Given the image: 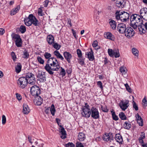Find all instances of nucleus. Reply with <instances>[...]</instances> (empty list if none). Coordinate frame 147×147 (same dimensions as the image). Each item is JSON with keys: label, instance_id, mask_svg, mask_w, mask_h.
<instances>
[{"label": "nucleus", "instance_id": "1", "mask_svg": "<svg viewBox=\"0 0 147 147\" xmlns=\"http://www.w3.org/2000/svg\"><path fill=\"white\" fill-rule=\"evenodd\" d=\"M44 68L49 74L52 75L54 73L52 71H58L60 66L56 58L52 57L48 59Z\"/></svg>", "mask_w": 147, "mask_h": 147}, {"label": "nucleus", "instance_id": "2", "mask_svg": "<svg viewBox=\"0 0 147 147\" xmlns=\"http://www.w3.org/2000/svg\"><path fill=\"white\" fill-rule=\"evenodd\" d=\"M143 20L141 15L137 14H133L130 17L131 26L134 29H136L142 23Z\"/></svg>", "mask_w": 147, "mask_h": 147}, {"label": "nucleus", "instance_id": "3", "mask_svg": "<svg viewBox=\"0 0 147 147\" xmlns=\"http://www.w3.org/2000/svg\"><path fill=\"white\" fill-rule=\"evenodd\" d=\"M116 19L117 20H120L123 22L129 21V14L125 11L117 10L115 13Z\"/></svg>", "mask_w": 147, "mask_h": 147}, {"label": "nucleus", "instance_id": "4", "mask_svg": "<svg viewBox=\"0 0 147 147\" xmlns=\"http://www.w3.org/2000/svg\"><path fill=\"white\" fill-rule=\"evenodd\" d=\"M25 24L27 26H31L33 24L35 26H37L38 24V21L36 18L32 14H30L28 18L24 20Z\"/></svg>", "mask_w": 147, "mask_h": 147}, {"label": "nucleus", "instance_id": "5", "mask_svg": "<svg viewBox=\"0 0 147 147\" xmlns=\"http://www.w3.org/2000/svg\"><path fill=\"white\" fill-rule=\"evenodd\" d=\"M18 86L22 88H24L28 84L26 77H22L18 79Z\"/></svg>", "mask_w": 147, "mask_h": 147}, {"label": "nucleus", "instance_id": "6", "mask_svg": "<svg viewBox=\"0 0 147 147\" xmlns=\"http://www.w3.org/2000/svg\"><path fill=\"white\" fill-rule=\"evenodd\" d=\"M28 84L30 85H34L36 82V78L34 75L32 73H28L26 75Z\"/></svg>", "mask_w": 147, "mask_h": 147}, {"label": "nucleus", "instance_id": "7", "mask_svg": "<svg viewBox=\"0 0 147 147\" xmlns=\"http://www.w3.org/2000/svg\"><path fill=\"white\" fill-rule=\"evenodd\" d=\"M32 94L34 96H38L40 94V90L39 87L36 85L32 86L30 89Z\"/></svg>", "mask_w": 147, "mask_h": 147}, {"label": "nucleus", "instance_id": "8", "mask_svg": "<svg viewBox=\"0 0 147 147\" xmlns=\"http://www.w3.org/2000/svg\"><path fill=\"white\" fill-rule=\"evenodd\" d=\"M125 33V36L127 38H129L133 36L135 34V32L133 29L131 27H127Z\"/></svg>", "mask_w": 147, "mask_h": 147}, {"label": "nucleus", "instance_id": "9", "mask_svg": "<svg viewBox=\"0 0 147 147\" xmlns=\"http://www.w3.org/2000/svg\"><path fill=\"white\" fill-rule=\"evenodd\" d=\"M13 39L15 40L16 45L18 47H22V40L20 36L17 34H14L12 37Z\"/></svg>", "mask_w": 147, "mask_h": 147}, {"label": "nucleus", "instance_id": "10", "mask_svg": "<svg viewBox=\"0 0 147 147\" xmlns=\"http://www.w3.org/2000/svg\"><path fill=\"white\" fill-rule=\"evenodd\" d=\"M120 108L123 111H125L129 106V101L127 100H122L119 103Z\"/></svg>", "mask_w": 147, "mask_h": 147}, {"label": "nucleus", "instance_id": "11", "mask_svg": "<svg viewBox=\"0 0 147 147\" xmlns=\"http://www.w3.org/2000/svg\"><path fill=\"white\" fill-rule=\"evenodd\" d=\"M91 117L94 119H97L99 117V113L98 109L96 107H92L91 109Z\"/></svg>", "mask_w": 147, "mask_h": 147}, {"label": "nucleus", "instance_id": "12", "mask_svg": "<svg viewBox=\"0 0 147 147\" xmlns=\"http://www.w3.org/2000/svg\"><path fill=\"white\" fill-rule=\"evenodd\" d=\"M37 77L38 80L41 82H44L46 81L45 74L43 72H38L37 75Z\"/></svg>", "mask_w": 147, "mask_h": 147}, {"label": "nucleus", "instance_id": "13", "mask_svg": "<svg viewBox=\"0 0 147 147\" xmlns=\"http://www.w3.org/2000/svg\"><path fill=\"white\" fill-rule=\"evenodd\" d=\"M117 30L120 33L123 34L126 29V25L123 23H120L117 26Z\"/></svg>", "mask_w": 147, "mask_h": 147}, {"label": "nucleus", "instance_id": "14", "mask_svg": "<svg viewBox=\"0 0 147 147\" xmlns=\"http://www.w3.org/2000/svg\"><path fill=\"white\" fill-rule=\"evenodd\" d=\"M140 13L142 18L147 21V8L146 7L142 8L140 10Z\"/></svg>", "mask_w": 147, "mask_h": 147}, {"label": "nucleus", "instance_id": "15", "mask_svg": "<svg viewBox=\"0 0 147 147\" xmlns=\"http://www.w3.org/2000/svg\"><path fill=\"white\" fill-rule=\"evenodd\" d=\"M81 114L82 117L88 118L91 115L90 110L82 109Z\"/></svg>", "mask_w": 147, "mask_h": 147}, {"label": "nucleus", "instance_id": "16", "mask_svg": "<svg viewBox=\"0 0 147 147\" xmlns=\"http://www.w3.org/2000/svg\"><path fill=\"white\" fill-rule=\"evenodd\" d=\"M139 30L143 33H145L146 30H147V22L144 23L143 22L141 23V25L139 26Z\"/></svg>", "mask_w": 147, "mask_h": 147}, {"label": "nucleus", "instance_id": "17", "mask_svg": "<svg viewBox=\"0 0 147 147\" xmlns=\"http://www.w3.org/2000/svg\"><path fill=\"white\" fill-rule=\"evenodd\" d=\"M63 55L65 59L68 63H70L71 60L72 58V56L69 52L67 51L64 52Z\"/></svg>", "mask_w": 147, "mask_h": 147}, {"label": "nucleus", "instance_id": "18", "mask_svg": "<svg viewBox=\"0 0 147 147\" xmlns=\"http://www.w3.org/2000/svg\"><path fill=\"white\" fill-rule=\"evenodd\" d=\"M125 3L123 0H116V5L117 7L120 8H123L125 6Z\"/></svg>", "mask_w": 147, "mask_h": 147}, {"label": "nucleus", "instance_id": "19", "mask_svg": "<svg viewBox=\"0 0 147 147\" xmlns=\"http://www.w3.org/2000/svg\"><path fill=\"white\" fill-rule=\"evenodd\" d=\"M86 55L90 61H93L94 59L93 52L92 50L90 52H87L86 53Z\"/></svg>", "mask_w": 147, "mask_h": 147}, {"label": "nucleus", "instance_id": "20", "mask_svg": "<svg viewBox=\"0 0 147 147\" xmlns=\"http://www.w3.org/2000/svg\"><path fill=\"white\" fill-rule=\"evenodd\" d=\"M135 117L137 122L139 125L142 126L143 125V120L141 117L139 115L138 113H137Z\"/></svg>", "mask_w": 147, "mask_h": 147}, {"label": "nucleus", "instance_id": "21", "mask_svg": "<svg viewBox=\"0 0 147 147\" xmlns=\"http://www.w3.org/2000/svg\"><path fill=\"white\" fill-rule=\"evenodd\" d=\"M105 38L112 40H114L115 37L110 32H108L105 34Z\"/></svg>", "mask_w": 147, "mask_h": 147}, {"label": "nucleus", "instance_id": "22", "mask_svg": "<svg viewBox=\"0 0 147 147\" xmlns=\"http://www.w3.org/2000/svg\"><path fill=\"white\" fill-rule=\"evenodd\" d=\"M54 38L53 36L51 34L47 36V41L49 45H52L54 42Z\"/></svg>", "mask_w": 147, "mask_h": 147}, {"label": "nucleus", "instance_id": "23", "mask_svg": "<svg viewBox=\"0 0 147 147\" xmlns=\"http://www.w3.org/2000/svg\"><path fill=\"white\" fill-rule=\"evenodd\" d=\"M109 23L112 29L113 30L115 29L116 27V24L115 21L111 19H109Z\"/></svg>", "mask_w": 147, "mask_h": 147}, {"label": "nucleus", "instance_id": "24", "mask_svg": "<svg viewBox=\"0 0 147 147\" xmlns=\"http://www.w3.org/2000/svg\"><path fill=\"white\" fill-rule=\"evenodd\" d=\"M22 112L24 114H27L30 112V110L28 105L26 104H24L23 105Z\"/></svg>", "mask_w": 147, "mask_h": 147}, {"label": "nucleus", "instance_id": "25", "mask_svg": "<svg viewBox=\"0 0 147 147\" xmlns=\"http://www.w3.org/2000/svg\"><path fill=\"white\" fill-rule=\"evenodd\" d=\"M54 54L57 58L59 59L62 61H63L64 59L63 57L56 50L54 51Z\"/></svg>", "mask_w": 147, "mask_h": 147}, {"label": "nucleus", "instance_id": "26", "mask_svg": "<svg viewBox=\"0 0 147 147\" xmlns=\"http://www.w3.org/2000/svg\"><path fill=\"white\" fill-rule=\"evenodd\" d=\"M35 102H36V105H40L42 102V99L40 97H38L36 98L35 100Z\"/></svg>", "mask_w": 147, "mask_h": 147}, {"label": "nucleus", "instance_id": "27", "mask_svg": "<svg viewBox=\"0 0 147 147\" xmlns=\"http://www.w3.org/2000/svg\"><path fill=\"white\" fill-rule=\"evenodd\" d=\"M123 126L124 128L128 129L130 128L131 125L129 122L126 121L123 124Z\"/></svg>", "mask_w": 147, "mask_h": 147}, {"label": "nucleus", "instance_id": "28", "mask_svg": "<svg viewBox=\"0 0 147 147\" xmlns=\"http://www.w3.org/2000/svg\"><path fill=\"white\" fill-rule=\"evenodd\" d=\"M20 9V7L19 5L18 6L14 9L12 10L11 12V15H13L16 14L19 10Z\"/></svg>", "mask_w": 147, "mask_h": 147}, {"label": "nucleus", "instance_id": "29", "mask_svg": "<svg viewBox=\"0 0 147 147\" xmlns=\"http://www.w3.org/2000/svg\"><path fill=\"white\" fill-rule=\"evenodd\" d=\"M61 127L62 128L61 129V130L60 131V133L62 135V136H61V138H66V131L61 126Z\"/></svg>", "mask_w": 147, "mask_h": 147}, {"label": "nucleus", "instance_id": "30", "mask_svg": "<svg viewBox=\"0 0 147 147\" xmlns=\"http://www.w3.org/2000/svg\"><path fill=\"white\" fill-rule=\"evenodd\" d=\"M16 71L17 73H19L21 71L22 65L20 63H18L16 67Z\"/></svg>", "mask_w": 147, "mask_h": 147}, {"label": "nucleus", "instance_id": "31", "mask_svg": "<svg viewBox=\"0 0 147 147\" xmlns=\"http://www.w3.org/2000/svg\"><path fill=\"white\" fill-rule=\"evenodd\" d=\"M29 56V54L27 51L25 49L23 52L22 57L25 59H28Z\"/></svg>", "mask_w": 147, "mask_h": 147}, {"label": "nucleus", "instance_id": "32", "mask_svg": "<svg viewBox=\"0 0 147 147\" xmlns=\"http://www.w3.org/2000/svg\"><path fill=\"white\" fill-rule=\"evenodd\" d=\"M50 111L51 112V114L53 116L55 115V108L54 105L53 104L52 105L51 108L50 109Z\"/></svg>", "mask_w": 147, "mask_h": 147}, {"label": "nucleus", "instance_id": "33", "mask_svg": "<svg viewBox=\"0 0 147 147\" xmlns=\"http://www.w3.org/2000/svg\"><path fill=\"white\" fill-rule=\"evenodd\" d=\"M132 51L133 54L135 56L138 57V51L136 48H134L132 49Z\"/></svg>", "mask_w": 147, "mask_h": 147}, {"label": "nucleus", "instance_id": "34", "mask_svg": "<svg viewBox=\"0 0 147 147\" xmlns=\"http://www.w3.org/2000/svg\"><path fill=\"white\" fill-rule=\"evenodd\" d=\"M84 60V58H82V57H79V58L78 59V63L81 65H83L85 64Z\"/></svg>", "mask_w": 147, "mask_h": 147}, {"label": "nucleus", "instance_id": "35", "mask_svg": "<svg viewBox=\"0 0 147 147\" xmlns=\"http://www.w3.org/2000/svg\"><path fill=\"white\" fill-rule=\"evenodd\" d=\"M53 47L57 50H59L61 47L60 45H58L57 43L55 42L53 43Z\"/></svg>", "mask_w": 147, "mask_h": 147}, {"label": "nucleus", "instance_id": "36", "mask_svg": "<svg viewBox=\"0 0 147 147\" xmlns=\"http://www.w3.org/2000/svg\"><path fill=\"white\" fill-rule=\"evenodd\" d=\"M119 116L122 120H125L126 119L127 117L125 114L123 112L120 113L119 114Z\"/></svg>", "mask_w": 147, "mask_h": 147}, {"label": "nucleus", "instance_id": "37", "mask_svg": "<svg viewBox=\"0 0 147 147\" xmlns=\"http://www.w3.org/2000/svg\"><path fill=\"white\" fill-rule=\"evenodd\" d=\"M20 31L23 34L26 31V28L25 26L21 25L20 28Z\"/></svg>", "mask_w": 147, "mask_h": 147}, {"label": "nucleus", "instance_id": "38", "mask_svg": "<svg viewBox=\"0 0 147 147\" xmlns=\"http://www.w3.org/2000/svg\"><path fill=\"white\" fill-rule=\"evenodd\" d=\"M111 112L113 119L115 121L118 120L119 119L118 117L116 115L115 112L113 111H111Z\"/></svg>", "mask_w": 147, "mask_h": 147}, {"label": "nucleus", "instance_id": "39", "mask_svg": "<svg viewBox=\"0 0 147 147\" xmlns=\"http://www.w3.org/2000/svg\"><path fill=\"white\" fill-rule=\"evenodd\" d=\"M37 59L38 62L40 63L43 64L44 63V60L40 56H38L37 58Z\"/></svg>", "mask_w": 147, "mask_h": 147}, {"label": "nucleus", "instance_id": "40", "mask_svg": "<svg viewBox=\"0 0 147 147\" xmlns=\"http://www.w3.org/2000/svg\"><path fill=\"white\" fill-rule=\"evenodd\" d=\"M120 71L122 74H125L127 72L126 70H125V68L123 67H121Z\"/></svg>", "mask_w": 147, "mask_h": 147}, {"label": "nucleus", "instance_id": "41", "mask_svg": "<svg viewBox=\"0 0 147 147\" xmlns=\"http://www.w3.org/2000/svg\"><path fill=\"white\" fill-rule=\"evenodd\" d=\"M101 109L102 110L103 112H107L109 110L106 106H102V105H101Z\"/></svg>", "mask_w": 147, "mask_h": 147}, {"label": "nucleus", "instance_id": "42", "mask_svg": "<svg viewBox=\"0 0 147 147\" xmlns=\"http://www.w3.org/2000/svg\"><path fill=\"white\" fill-rule=\"evenodd\" d=\"M142 102V104L144 107H146L147 106V100L145 97L143 99Z\"/></svg>", "mask_w": 147, "mask_h": 147}, {"label": "nucleus", "instance_id": "43", "mask_svg": "<svg viewBox=\"0 0 147 147\" xmlns=\"http://www.w3.org/2000/svg\"><path fill=\"white\" fill-rule=\"evenodd\" d=\"M44 56L46 59H49L51 57V54L48 52H45L44 54Z\"/></svg>", "mask_w": 147, "mask_h": 147}, {"label": "nucleus", "instance_id": "44", "mask_svg": "<svg viewBox=\"0 0 147 147\" xmlns=\"http://www.w3.org/2000/svg\"><path fill=\"white\" fill-rule=\"evenodd\" d=\"M124 85L125 87L127 90L129 92L131 93L132 92L131 90L129 87L128 84L127 83L124 84Z\"/></svg>", "mask_w": 147, "mask_h": 147}, {"label": "nucleus", "instance_id": "45", "mask_svg": "<svg viewBox=\"0 0 147 147\" xmlns=\"http://www.w3.org/2000/svg\"><path fill=\"white\" fill-rule=\"evenodd\" d=\"M75 146V145L72 142H69L65 144L66 147H74Z\"/></svg>", "mask_w": 147, "mask_h": 147}, {"label": "nucleus", "instance_id": "46", "mask_svg": "<svg viewBox=\"0 0 147 147\" xmlns=\"http://www.w3.org/2000/svg\"><path fill=\"white\" fill-rule=\"evenodd\" d=\"M61 71L60 72V74L62 75V77L65 76L66 74L65 71V69L63 68L62 67H61Z\"/></svg>", "mask_w": 147, "mask_h": 147}, {"label": "nucleus", "instance_id": "47", "mask_svg": "<svg viewBox=\"0 0 147 147\" xmlns=\"http://www.w3.org/2000/svg\"><path fill=\"white\" fill-rule=\"evenodd\" d=\"M114 55L115 58H117L119 56V53L118 50L115 51H113V55Z\"/></svg>", "mask_w": 147, "mask_h": 147}, {"label": "nucleus", "instance_id": "48", "mask_svg": "<svg viewBox=\"0 0 147 147\" xmlns=\"http://www.w3.org/2000/svg\"><path fill=\"white\" fill-rule=\"evenodd\" d=\"M108 52L109 55L111 57H113V50L111 49H108Z\"/></svg>", "mask_w": 147, "mask_h": 147}, {"label": "nucleus", "instance_id": "49", "mask_svg": "<svg viewBox=\"0 0 147 147\" xmlns=\"http://www.w3.org/2000/svg\"><path fill=\"white\" fill-rule=\"evenodd\" d=\"M6 119L5 116L4 115H3L2 116V124L4 125L6 123Z\"/></svg>", "mask_w": 147, "mask_h": 147}, {"label": "nucleus", "instance_id": "50", "mask_svg": "<svg viewBox=\"0 0 147 147\" xmlns=\"http://www.w3.org/2000/svg\"><path fill=\"white\" fill-rule=\"evenodd\" d=\"M77 53L79 57H82V53L81 51L78 49L77 50Z\"/></svg>", "mask_w": 147, "mask_h": 147}, {"label": "nucleus", "instance_id": "51", "mask_svg": "<svg viewBox=\"0 0 147 147\" xmlns=\"http://www.w3.org/2000/svg\"><path fill=\"white\" fill-rule=\"evenodd\" d=\"M11 55L13 60L14 61H15L16 58V57L15 53L13 52H12L11 53Z\"/></svg>", "mask_w": 147, "mask_h": 147}, {"label": "nucleus", "instance_id": "52", "mask_svg": "<svg viewBox=\"0 0 147 147\" xmlns=\"http://www.w3.org/2000/svg\"><path fill=\"white\" fill-rule=\"evenodd\" d=\"M133 107L134 109L136 111H138V105L136 102L134 101H133Z\"/></svg>", "mask_w": 147, "mask_h": 147}, {"label": "nucleus", "instance_id": "53", "mask_svg": "<svg viewBox=\"0 0 147 147\" xmlns=\"http://www.w3.org/2000/svg\"><path fill=\"white\" fill-rule=\"evenodd\" d=\"M97 85L100 88L101 90H103V88L102 85V83L100 81H98L97 82Z\"/></svg>", "mask_w": 147, "mask_h": 147}, {"label": "nucleus", "instance_id": "54", "mask_svg": "<svg viewBox=\"0 0 147 147\" xmlns=\"http://www.w3.org/2000/svg\"><path fill=\"white\" fill-rule=\"evenodd\" d=\"M78 137V138H85V136L83 133L81 132L79 133Z\"/></svg>", "mask_w": 147, "mask_h": 147}, {"label": "nucleus", "instance_id": "55", "mask_svg": "<svg viewBox=\"0 0 147 147\" xmlns=\"http://www.w3.org/2000/svg\"><path fill=\"white\" fill-rule=\"evenodd\" d=\"M82 109H88L89 110H91L90 108V106L88 105L87 103H85V106L83 107Z\"/></svg>", "mask_w": 147, "mask_h": 147}, {"label": "nucleus", "instance_id": "56", "mask_svg": "<svg viewBox=\"0 0 147 147\" xmlns=\"http://www.w3.org/2000/svg\"><path fill=\"white\" fill-rule=\"evenodd\" d=\"M105 134L106 137H108L107 138H113V137L112 136V134L111 133H106Z\"/></svg>", "mask_w": 147, "mask_h": 147}, {"label": "nucleus", "instance_id": "57", "mask_svg": "<svg viewBox=\"0 0 147 147\" xmlns=\"http://www.w3.org/2000/svg\"><path fill=\"white\" fill-rule=\"evenodd\" d=\"M16 96L17 99L19 100H21L22 99V97L21 95L18 93H17L16 94Z\"/></svg>", "mask_w": 147, "mask_h": 147}, {"label": "nucleus", "instance_id": "58", "mask_svg": "<svg viewBox=\"0 0 147 147\" xmlns=\"http://www.w3.org/2000/svg\"><path fill=\"white\" fill-rule=\"evenodd\" d=\"M76 147H84V146L81 143L77 142L76 143Z\"/></svg>", "mask_w": 147, "mask_h": 147}, {"label": "nucleus", "instance_id": "59", "mask_svg": "<svg viewBox=\"0 0 147 147\" xmlns=\"http://www.w3.org/2000/svg\"><path fill=\"white\" fill-rule=\"evenodd\" d=\"M117 142L119 143V144H122V142L123 141V138H115Z\"/></svg>", "mask_w": 147, "mask_h": 147}, {"label": "nucleus", "instance_id": "60", "mask_svg": "<svg viewBox=\"0 0 147 147\" xmlns=\"http://www.w3.org/2000/svg\"><path fill=\"white\" fill-rule=\"evenodd\" d=\"M50 107H48L45 109V112L46 114H48L49 113L50 111Z\"/></svg>", "mask_w": 147, "mask_h": 147}, {"label": "nucleus", "instance_id": "61", "mask_svg": "<svg viewBox=\"0 0 147 147\" xmlns=\"http://www.w3.org/2000/svg\"><path fill=\"white\" fill-rule=\"evenodd\" d=\"M92 46L94 47H96L97 46V42L96 41H94Z\"/></svg>", "mask_w": 147, "mask_h": 147}, {"label": "nucleus", "instance_id": "62", "mask_svg": "<svg viewBox=\"0 0 147 147\" xmlns=\"http://www.w3.org/2000/svg\"><path fill=\"white\" fill-rule=\"evenodd\" d=\"M5 32V30L2 28H0V34L2 35Z\"/></svg>", "mask_w": 147, "mask_h": 147}, {"label": "nucleus", "instance_id": "63", "mask_svg": "<svg viewBox=\"0 0 147 147\" xmlns=\"http://www.w3.org/2000/svg\"><path fill=\"white\" fill-rule=\"evenodd\" d=\"M140 136L141 137L140 138H145V134L144 132H142Z\"/></svg>", "mask_w": 147, "mask_h": 147}, {"label": "nucleus", "instance_id": "64", "mask_svg": "<svg viewBox=\"0 0 147 147\" xmlns=\"http://www.w3.org/2000/svg\"><path fill=\"white\" fill-rule=\"evenodd\" d=\"M143 138H139V141L140 143L142 144H144V141L142 139Z\"/></svg>", "mask_w": 147, "mask_h": 147}]
</instances>
